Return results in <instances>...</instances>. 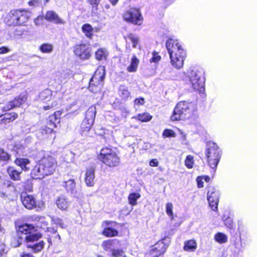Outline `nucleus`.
<instances>
[{
    "mask_svg": "<svg viewBox=\"0 0 257 257\" xmlns=\"http://www.w3.org/2000/svg\"><path fill=\"white\" fill-rule=\"evenodd\" d=\"M57 167V162L50 156H44L32 169V177L35 179H42L46 176L53 174Z\"/></svg>",
    "mask_w": 257,
    "mask_h": 257,
    "instance_id": "obj_1",
    "label": "nucleus"
},
{
    "mask_svg": "<svg viewBox=\"0 0 257 257\" xmlns=\"http://www.w3.org/2000/svg\"><path fill=\"white\" fill-rule=\"evenodd\" d=\"M166 46L172 65L176 69L182 68L184 65L186 53L179 41L169 39L166 43Z\"/></svg>",
    "mask_w": 257,
    "mask_h": 257,
    "instance_id": "obj_2",
    "label": "nucleus"
},
{
    "mask_svg": "<svg viewBox=\"0 0 257 257\" xmlns=\"http://www.w3.org/2000/svg\"><path fill=\"white\" fill-rule=\"evenodd\" d=\"M35 230L34 226L31 224H25L21 225L19 228V232L26 235L25 237L27 247L31 249V251L37 252L41 251L44 247V242L43 241L34 243L42 237L39 233H34Z\"/></svg>",
    "mask_w": 257,
    "mask_h": 257,
    "instance_id": "obj_3",
    "label": "nucleus"
},
{
    "mask_svg": "<svg viewBox=\"0 0 257 257\" xmlns=\"http://www.w3.org/2000/svg\"><path fill=\"white\" fill-rule=\"evenodd\" d=\"M197 108L194 102L180 101L176 105L171 118L173 121L189 119L195 114Z\"/></svg>",
    "mask_w": 257,
    "mask_h": 257,
    "instance_id": "obj_4",
    "label": "nucleus"
},
{
    "mask_svg": "<svg viewBox=\"0 0 257 257\" xmlns=\"http://www.w3.org/2000/svg\"><path fill=\"white\" fill-rule=\"evenodd\" d=\"M97 158L102 163L110 168L117 167L120 163V158L116 152L108 148H102Z\"/></svg>",
    "mask_w": 257,
    "mask_h": 257,
    "instance_id": "obj_5",
    "label": "nucleus"
},
{
    "mask_svg": "<svg viewBox=\"0 0 257 257\" xmlns=\"http://www.w3.org/2000/svg\"><path fill=\"white\" fill-rule=\"evenodd\" d=\"M187 77L189 84L196 91L201 92L204 90L205 78L201 71L197 70L189 69Z\"/></svg>",
    "mask_w": 257,
    "mask_h": 257,
    "instance_id": "obj_6",
    "label": "nucleus"
},
{
    "mask_svg": "<svg viewBox=\"0 0 257 257\" xmlns=\"http://www.w3.org/2000/svg\"><path fill=\"white\" fill-rule=\"evenodd\" d=\"M209 165L212 169H215L220 158V151L216 144L209 142L207 144L205 152Z\"/></svg>",
    "mask_w": 257,
    "mask_h": 257,
    "instance_id": "obj_7",
    "label": "nucleus"
},
{
    "mask_svg": "<svg viewBox=\"0 0 257 257\" xmlns=\"http://www.w3.org/2000/svg\"><path fill=\"white\" fill-rule=\"evenodd\" d=\"M105 70L104 66H100L94 72L90 80L89 89L90 91L96 93L100 91L103 85Z\"/></svg>",
    "mask_w": 257,
    "mask_h": 257,
    "instance_id": "obj_8",
    "label": "nucleus"
},
{
    "mask_svg": "<svg viewBox=\"0 0 257 257\" xmlns=\"http://www.w3.org/2000/svg\"><path fill=\"white\" fill-rule=\"evenodd\" d=\"M52 91L49 89H46L42 91L39 94L40 100L47 103V104L43 106L44 110H47L57 105L58 102L52 97Z\"/></svg>",
    "mask_w": 257,
    "mask_h": 257,
    "instance_id": "obj_9",
    "label": "nucleus"
},
{
    "mask_svg": "<svg viewBox=\"0 0 257 257\" xmlns=\"http://www.w3.org/2000/svg\"><path fill=\"white\" fill-rule=\"evenodd\" d=\"M125 21L135 25H140L143 22V18L140 11L136 9H131L123 16Z\"/></svg>",
    "mask_w": 257,
    "mask_h": 257,
    "instance_id": "obj_10",
    "label": "nucleus"
},
{
    "mask_svg": "<svg viewBox=\"0 0 257 257\" xmlns=\"http://www.w3.org/2000/svg\"><path fill=\"white\" fill-rule=\"evenodd\" d=\"M66 189L68 193L76 198H81L82 194L80 190L76 188V183L73 179H70L68 181H63L62 185Z\"/></svg>",
    "mask_w": 257,
    "mask_h": 257,
    "instance_id": "obj_11",
    "label": "nucleus"
},
{
    "mask_svg": "<svg viewBox=\"0 0 257 257\" xmlns=\"http://www.w3.org/2000/svg\"><path fill=\"white\" fill-rule=\"evenodd\" d=\"M74 52L76 56L82 60L87 59L90 56V49L86 44L76 45L74 47Z\"/></svg>",
    "mask_w": 257,
    "mask_h": 257,
    "instance_id": "obj_12",
    "label": "nucleus"
},
{
    "mask_svg": "<svg viewBox=\"0 0 257 257\" xmlns=\"http://www.w3.org/2000/svg\"><path fill=\"white\" fill-rule=\"evenodd\" d=\"M166 248L167 246L163 240L159 241L154 247L146 254L145 257H158L165 252Z\"/></svg>",
    "mask_w": 257,
    "mask_h": 257,
    "instance_id": "obj_13",
    "label": "nucleus"
},
{
    "mask_svg": "<svg viewBox=\"0 0 257 257\" xmlns=\"http://www.w3.org/2000/svg\"><path fill=\"white\" fill-rule=\"evenodd\" d=\"M207 200L210 207L213 211H217L219 202V194L214 188L210 189L207 193Z\"/></svg>",
    "mask_w": 257,
    "mask_h": 257,
    "instance_id": "obj_14",
    "label": "nucleus"
},
{
    "mask_svg": "<svg viewBox=\"0 0 257 257\" xmlns=\"http://www.w3.org/2000/svg\"><path fill=\"white\" fill-rule=\"evenodd\" d=\"M116 222L105 221L102 223V226L104 227V230L102 232V234L106 237L115 236L117 235V231L113 228L116 225Z\"/></svg>",
    "mask_w": 257,
    "mask_h": 257,
    "instance_id": "obj_15",
    "label": "nucleus"
},
{
    "mask_svg": "<svg viewBox=\"0 0 257 257\" xmlns=\"http://www.w3.org/2000/svg\"><path fill=\"white\" fill-rule=\"evenodd\" d=\"M27 99V96L25 94H21L18 97H16L13 100L10 101L3 108L4 111L9 110L15 107H19L23 104Z\"/></svg>",
    "mask_w": 257,
    "mask_h": 257,
    "instance_id": "obj_16",
    "label": "nucleus"
},
{
    "mask_svg": "<svg viewBox=\"0 0 257 257\" xmlns=\"http://www.w3.org/2000/svg\"><path fill=\"white\" fill-rule=\"evenodd\" d=\"M21 201L24 206L27 209H31L36 206V200L33 196L27 193H22Z\"/></svg>",
    "mask_w": 257,
    "mask_h": 257,
    "instance_id": "obj_17",
    "label": "nucleus"
},
{
    "mask_svg": "<svg viewBox=\"0 0 257 257\" xmlns=\"http://www.w3.org/2000/svg\"><path fill=\"white\" fill-rule=\"evenodd\" d=\"M44 19L48 22H52L55 24H64V22L63 20L53 11H47L44 16Z\"/></svg>",
    "mask_w": 257,
    "mask_h": 257,
    "instance_id": "obj_18",
    "label": "nucleus"
},
{
    "mask_svg": "<svg viewBox=\"0 0 257 257\" xmlns=\"http://www.w3.org/2000/svg\"><path fill=\"white\" fill-rule=\"evenodd\" d=\"M56 204L59 209L66 211L70 206V202L65 195H62L57 198Z\"/></svg>",
    "mask_w": 257,
    "mask_h": 257,
    "instance_id": "obj_19",
    "label": "nucleus"
},
{
    "mask_svg": "<svg viewBox=\"0 0 257 257\" xmlns=\"http://www.w3.org/2000/svg\"><path fill=\"white\" fill-rule=\"evenodd\" d=\"M120 242L117 239H108L104 241L102 243L103 248L106 251H112L115 249V248L119 246Z\"/></svg>",
    "mask_w": 257,
    "mask_h": 257,
    "instance_id": "obj_20",
    "label": "nucleus"
},
{
    "mask_svg": "<svg viewBox=\"0 0 257 257\" xmlns=\"http://www.w3.org/2000/svg\"><path fill=\"white\" fill-rule=\"evenodd\" d=\"M5 21L8 25H18V10H13L10 12Z\"/></svg>",
    "mask_w": 257,
    "mask_h": 257,
    "instance_id": "obj_21",
    "label": "nucleus"
},
{
    "mask_svg": "<svg viewBox=\"0 0 257 257\" xmlns=\"http://www.w3.org/2000/svg\"><path fill=\"white\" fill-rule=\"evenodd\" d=\"M139 63L140 60L136 55L133 54L131 58L130 64L126 68L127 71L129 72H136L138 70Z\"/></svg>",
    "mask_w": 257,
    "mask_h": 257,
    "instance_id": "obj_22",
    "label": "nucleus"
},
{
    "mask_svg": "<svg viewBox=\"0 0 257 257\" xmlns=\"http://www.w3.org/2000/svg\"><path fill=\"white\" fill-rule=\"evenodd\" d=\"M16 191L15 186L12 183H8L7 185H5L2 188L0 191L1 197H5L11 195L12 193Z\"/></svg>",
    "mask_w": 257,
    "mask_h": 257,
    "instance_id": "obj_23",
    "label": "nucleus"
},
{
    "mask_svg": "<svg viewBox=\"0 0 257 257\" xmlns=\"http://www.w3.org/2000/svg\"><path fill=\"white\" fill-rule=\"evenodd\" d=\"M31 13L24 10H18V25H22L30 19Z\"/></svg>",
    "mask_w": 257,
    "mask_h": 257,
    "instance_id": "obj_24",
    "label": "nucleus"
},
{
    "mask_svg": "<svg viewBox=\"0 0 257 257\" xmlns=\"http://www.w3.org/2000/svg\"><path fill=\"white\" fill-rule=\"evenodd\" d=\"M94 169L90 168L86 171L85 174V182L88 186H93L94 185Z\"/></svg>",
    "mask_w": 257,
    "mask_h": 257,
    "instance_id": "obj_25",
    "label": "nucleus"
},
{
    "mask_svg": "<svg viewBox=\"0 0 257 257\" xmlns=\"http://www.w3.org/2000/svg\"><path fill=\"white\" fill-rule=\"evenodd\" d=\"M15 163L17 166H20L22 170L26 171L30 169L29 166L30 164V161L27 158H17L15 161Z\"/></svg>",
    "mask_w": 257,
    "mask_h": 257,
    "instance_id": "obj_26",
    "label": "nucleus"
},
{
    "mask_svg": "<svg viewBox=\"0 0 257 257\" xmlns=\"http://www.w3.org/2000/svg\"><path fill=\"white\" fill-rule=\"evenodd\" d=\"M197 242L194 239H190L184 242L183 249L185 251L193 252L197 248Z\"/></svg>",
    "mask_w": 257,
    "mask_h": 257,
    "instance_id": "obj_27",
    "label": "nucleus"
},
{
    "mask_svg": "<svg viewBox=\"0 0 257 257\" xmlns=\"http://www.w3.org/2000/svg\"><path fill=\"white\" fill-rule=\"evenodd\" d=\"M96 113V107L94 105H92L89 107L86 112L85 118L84 120H86L91 122H94L95 115Z\"/></svg>",
    "mask_w": 257,
    "mask_h": 257,
    "instance_id": "obj_28",
    "label": "nucleus"
},
{
    "mask_svg": "<svg viewBox=\"0 0 257 257\" xmlns=\"http://www.w3.org/2000/svg\"><path fill=\"white\" fill-rule=\"evenodd\" d=\"M108 54V52L105 48H100L95 52V58L98 60H105Z\"/></svg>",
    "mask_w": 257,
    "mask_h": 257,
    "instance_id": "obj_29",
    "label": "nucleus"
},
{
    "mask_svg": "<svg viewBox=\"0 0 257 257\" xmlns=\"http://www.w3.org/2000/svg\"><path fill=\"white\" fill-rule=\"evenodd\" d=\"M93 123L84 120L81 124V131L82 135H86L90 130Z\"/></svg>",
    "mask_w": 257,
    "mask_h": 257,
    "instance_id": "obj_30",
    "label": "nucleus"
},
{
    "mask_svg": "<svg viewBox=\"0 0 257 257\" xmlns=\"http://www.w3.org/2000/svg\"><path fill=\"white\" fill-rule=\"evenodd\" d=\"M214 240L220 244L226 243L228 240L227 236L222 232H217L214 237Z\"/></svg>",
    "mask_w": 257,
    "mask_h": 257,
    "instance_id": "obj_31",
    "label": "nucleus"
},
{
    "mask_svg": "<svg viewBox=\"0 0 257 257\" xmlns=\"http://www.w3.org/2000/svg\"><path fill=\"white\" fill-rule=\"evenodd\" d=\"M82 31L87 37L90 38L92 37L93 29L90 24H85L83 25Z\"/></svg>",
    "mask_w": 257,
    "mask_h": 257,
    "instance_id": "obj_32",
    "label": "nucleus"
},
{
    "mask_svg": "<svg viewBox=\"0 0 257 257\" xmlns=\"http://www.w3.org/2000/svg\"><path fill=\"white\" fill-rule=\"evenodd\" d=\"M8 173H9L10 177L14 180H19L20 178V174L21 172H19L13 167H9L7 170Z\"/></svg>",
    "mask_w": 257,
    "mask_h": 257,
    "instance_id": "obj_33",
    "label": "nucleus"
},
{
    "mask_svg": "<svg viewBox=\"0 0 257 257\" xmlns=\"http://www.w3.org/2000/svg\"><path fill=\"white\" fill-rule=\"evenodd\" d=\"M133 118L138 119L142 122H147L152 118V116L149 113H143L137 115L136 116L133 117Z\"/></svg>",
    "mask_w": 257,
    "mask_h": 257,
    "instance_id": "obj_34",
    "label": "nucleus"
},
{
    "mask_svg": "<svg viewBox=\"0 0 257 257\" xmlns=\"http://www.w3.org/2000/svg\"><path fill=\"white\" fill-rule=\"evenodd\" d=\"M126 41L129 40L133 44V48H136L139 43V38L138 36L133 34H130L125 37Z\"/></svg>",
    "mask_w": 257,
    "mask_h": 257,
    "instance_id": "obj_35",
    "label": "nucleus"
},
{
    "mask_svg": "<svg viewBox=\"0 0 257 257\" xmlns=\"http://www.w3.org/2000/svg\"><path fill=\"white\" fill-rule=\"evenodd\" d=\"M130 94V93L125 86H120L119 88V94L121 97L126 99L128 97Z\"/></svg>",
    "mask_w": 257,
    "mask_h": 257,
    "instance_id": "obj_36",
    "label": "nucleus"
},
{
    "mask_svg": "<svg viewBox=\"0 0 257 257\" xmlns=\"http://www.w3.org/2000/svg\"><path fill=\"white\" fill-rule=\"evenodd\" d=\"M141 195L138 193H133L130 194L128 197V202L132 205H135L137 204V200L140 198Z\"/></svg>",
    "mask_w": 257,
    "mask_h": 257,
    "instance_id": "obj_37",
    "label": "nucleus"
},
{
    "mask_svg": "<svg viewBox=\"0 0 257 257\" xmlns=\"http://www.w3.org/2000/svg\"><path fill=\"white\" fill-rule=\"evenodd\" d=\"M53 46L50 44H44L40 47V50L43 53H49L52 51Z\"/></svg>",
    "mask_w": 257,
    "mask_h": 257,
    "instance_id": "obj_38",
    "label": "nucleus"
},
{
    "mask_svg": "<svg viewBox=\"0 0 257 257\" xmlns=\"http://www.w3.org/2000/svg\"><path fill=\"white\" fill-rule=\"evenodd\" d=\"M194 158L191 155H188L185 160V165L189 169L193 168L194 164Z\"/></svg>",
    "mask_w": 257,
    "mask_h": 257,
    "instance_id": "obj_39",
    "label": "nucleus"
},
{
    "mask_svg": "<svg viewBox=\"0 0 257 257\" xmlns=\"http://www.w3.org/2000/svg\"><path fill=\"white\" fill-rule=\"evenodd\" d=\"M173 206L171 203H167L166 205V211L167 214L170 217L171 220H173Z\"/></svg>",
    "mask_w": 257,
    "mask_h": 257,
    "instance_id": "obj_40",
    "label": "nucleus"
},
{
    "mask_svg": "<svg viewBox=\"0 0 257 257\" xmlns=\"http://www.w3.org/2000/svg\"><path fill=\"white\" fill-rule=\"evenodd\" d=\"M10 159V155L3 149H0V161L8 162Z\"/></svg>",
    "mask_w": 257,
    "mask_h": 257,
    "instance_id": "obj_41",
    "label": "nucleus"
},
{
    "mask_svg": "<svg viewBox=\"0 0 257 257\" xmlns=\"http://www.w3.org/2000/svg\"><path fill=\"white\" fill-rule=\"evenodd\" d=\"M18 117V114L15 112L6 114L4 117V121H13Z\"/></svg>",
    "mask_w": 257,
    "mask_h": 257,
    "instance_id": "obj_42",
    "label": "nucleus"
},
{
    "mask_svg": "<svg viewBox=\"0 0 257 257\" xmlns=\"http://www.w3.org/2000/svg\"><path fill=\"white\" fill-rule=\"evenodd\" d=\"M52 221L54 224L59 225L61 228H66V226L64 224L63 220L57 217H52Z\"/></svg>",
    "mask_w": 257,
    "mask_h": 257,
    "instance_id": "obj_43",
    "label": "nucleus"
},
{
    "mask_svg": "<svg viewBox=\"0 0 257 257\" xmlns=\"http://www.w3.org/2000/svg\"><path fill=\"white\" fill-rule=\"evenodd\" d=\"M163 136L164 138L166 137H175V134L174 132L171 130L169 129H166L164 130Z\"/></svg>",
    "mask_w": 257,
    "mask_h": 257,
    "instance_id": "obj_44",
    "label": "nucleus"
},
{
    "mask_svg": "<svg viewBox=\"0 0 257 257\" xmlns=\"http://www.w3.org/2000/svg\"><path fill=\"white\" fill-rule=\"evenodd\" d=\"M112 255L114 257H124V252L121 249H114L112 252Z\"/></svg>",
    "mask_w": 257,
    "mask_h": 257,
    "instance_id": "obj_45",
    "label": "nucleus"
},
{
    "mask_svg": "<svg viewBox=\"0 0 257 257\" xmlns=\"http://www.w3.org/2000/svg\"><path fill=\"white\" fill-rule=\"evenodd\" d=\"M224 224L228 228H232L233 227V220L230 217H227L224 220Z\"/></svg>",
    "mask_w": 257,
    "mask_h": 257,
    "instance_id": "obj_46",
    "label": "nucleus"
},
{
    "mask_svg": "<svg viewBox=\"0 0 257 257\" xmlns=\"http://www.w3.org/2000/svg\"><path fill=\"white\" fill-rule=\"evenodd\" d=\"M44 17L42 16H39L34 19V22L36 26H40L43 25Z\"/></svg>",
    "mask_w": 257,
    "mask_h": 257,
    "instance_id": "obj_47",
    "label": "nucleus"
},
{
    "mask_svg": "<svg viewBox=\"0 0 257 257\" xmlns=\"http://www.w3.org/2000/svg\"><path fill=\"white\" fill-rule=\"evenodd\" d=\"M101 0H88V3L91 5L92 9L97 10V7Z\"/></svg>",
    "mask_w": 257,
    "mask_h": 257,
    "instance_id": "obj_48",
    "label": "nucleus"
},
{
    "mask_svg": "<svg viewBox=\"0 0 257 257\" xmlns=\"http://www.w3.org/2000/svg\"><path fill=\"white\" fill-rule=\"evenodd\" d=\"M161 59V57L157 53H153V57L150 59V62H158Z\"/></svg>",
    "mask_w": 257,
    "mask_h": 257,
    "instance_id": "obj_49",
    "label": "nucleus"
},
{
    "mask_svg": "<svg viewBox=\"0 0 257 257\" xmlns=\"http://www.w3.org/2000/svg\"><path fill=\"white\" fill-rule=\"evenodd\" d=\"M62 114V112L61 111H56L54 114L50 117L51 119L52 120L54 118L55 120L59 119Z\"/></svg>",
    "mask_w": 257,
    "mask_h": 257,
    "instance_id": "obj_50",
    "label": "nucleus"
},
{
    "mask_svg": "<svg viewBox=\"0 0 257 257\" xmlns=\"http://www.w3.org/2000/svg\"><path fill=\"white\" fill-rule=\"evenodd\" d=\"M11 51V49L7 47H0V54L8 53Z\"/></svg>",
    "mask_w": 257,
    "mask_h": 257,
    "instance_id": "obj_51",
    "label": "nucleus"
},
{
    "mask_svg": "<svg viewBox=\"0 0 257 257\" xmlns=\"http://www.w3.org/2000/svg\"><path fill=\"white\" fill-rule=\"evenodd\" d=\"M145 99L144 98L141 97L140 98H136L135 100V104L136 105H143L144 104Z\"/></svg>",
    "mask_w": 257,
    "mask_h": 257,
    "instance_id": "obj_52",
    "label": "nucleus"
},
{
    "mask_svg": "<svg viewBox=\"0 0 257 257\" xmlns=\"http://www.w3.org/2000/svg\"><path fill=\"white\" fill-rule=\"evenodd\" d=\"M52 132L53 129L47 126L44 127L42 131L43 134H51Z\"/></svg>",
    "mask_w": 257,
    "mask_h": 257,
    "instance_id": "obj_53",
    "label": "nucleus"
},
{
    "mask_svg": "<svg viewBox=\"0 0 257 257\" xmlns=\"http://www.w3.org/2000/svg\"><path fill=\"white\" fill-rule=\"evenodd\" d=\"M149 164L152 167H157L159 165V162L157 159H152L150 161Z\"/></svg>",
    "mask_w": 257,
    "mask_h": 257,
    "instance_id": "obj_54",
    "label": "nucleus"
},
{
    "mask_svg": "<svg viewBox=\"0 0 257 257\" xmlns=\"http://www.w3.org/2000/svg\"><path fill=\"white\" fill-rule=\"evenodd\" d=\"M196 181L198 188H202L203 187V182L202 181V178L201 177H197Z\"/></svg>",
    "mask_w": 257,
    "mask_h": 257,
    "instance_id": "obj_55",
    "label": "nucleus"
},
{
    "mask_svg": "<svg viewBox=\"0 0 257 257\" xmlns=\"http://www.w3.org/2000/svg\"><path fill=\"white\" fill-rule=\"evenodd\" d=\"M39 2L38 0H31L29 2V5L30 6H35L39 4Z\"/></svg>",
    "mask_w": 257,
    "mask_h": 257,
    "instance_id": "obj_56",
    "label": "nucleus"
},
{
    "mask_svg": "<svg viewBox=\"0 0 257 257\" xmlns=\"http://www.w3.org/2000/svg\"><path fill=\"white\" fill-rule=\"evenodd\" d=\"M63 77V80H61V82L65 83L67 79H68L69 78V75L68 74L65 73L62 76Z\"/></svg>",
    "mask_w": 257,
    "mask_h": 257,
    "instance_id": "obj_57",
    "label": "nucleus"
},
{
    "mask_svg": "<svg viewBox=\"0 0 257 257\" xmlns=\"http://www.w3.org/2000/svg\"><path fill=\"white\" fill-rule=\"evenodd\" d=\"M115 15V12L114 10H111V14L110 17L112 18H113Z\"/></svg>",
    "mask_w": 257,
    "mask_h": 257,
    "instance_id": "obj_58",
    "label": "nucleus"
},
{
    "mask_svg": "<svg viewBox=\"0 0 257 257\" xmlns=\"http://www.w3.org/2000/svg\"><path fill=\"white\" fill-rule=\"evenodd\" d=\"M109 1H110V2L111 3V4L113 6L115 5L118 2V0H109Z\"/></svg>",
    "mask_w": 257,
    "mask_h": 257,
    "instance_id": "obj_59",
    "label": "nucleus"
},
{
    "mask_svg": "<svg viewBox=\"0 0 257 257\" xmlns=\"http://www.w3.org/2000/svg\"><path fill=\"white\" fill-rule=\"evenodd\" d=\"M21 257H34V256L31 254L26 253V254H24L22 255Z\"/></svg>",
    "mask_w": 257,
    "mask_h": 257,
    "instance_id": "obj_60",
    "label": "nucleus"
},
{
    "mask_svg": "<svg viewBox=\"0 0 257 257\" xmlns=\"http://www.w3.org/2000/svg\"><path fill=\"white\" fill-rule=\"evenodd\" d=\"M105 8L106 9H109V6L108 5H106L105 6Z\"/></svg>",
    "mask_w": 257,
    "mask_h": 257,
    "instance_id": "obj_61",
    "label": "nucleus"
},
{
    "mask_svg": "<svg viewBox=\"0 0 257 257\" xmlns=\"http://www.w3.org/2000/svg\"><path fill=\"white\" fill-rule=\"evenodd\" d=\"M48 242L50 243V244H51V239H48Z\"/></svg>",
    "mask_w": 257,
    "mask_h": 257,
    "instance_id": "obj_62",
    "label": "nucleus"
},
{
    "mask_svg": "<svg viewBox=\"0 0 257 257\" xmlns=\"http://www.w3.org/2000/svg\"><path fill=\"white\" fill-rule=\"evenodd\" d=\"M209 178L208 177H206V178H205V180H206V181H207V180H209Z\"/></svg>",
    "mask_w": 257,
    "mask_h": 257,
    "instance_id": "obj_63",
    "label": "nucleus"
},
{
    "mask_svg": "<svg viewBox=\"0 0 257 257\" xmlns=\"http://www.w3.org/2000/svg\"><path fill=\"white\" fill-rule=\"evenodd\" d=\"M97 257H103V256H102L101 255H98Z\"/></svg>",
    "mask_w": 257,
    "mask_h": 257,
    "instance_id": "obj_64",
    "label": "nucleus"
}]
</instances>
